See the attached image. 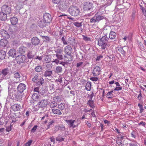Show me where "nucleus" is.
Returning <instances> with one entry per match:
<instances>
[{
    "label": "nucleus",
    "mask_w": 146,
    "mask_h": 146,
    "mask_svg": "<svg viewBox=\"0 0 146 146\" xmlns=\"http://www.w3.org/2000/svg\"><path fill=\"white\" fill-rule=\"evenodd\" d=\"M109 38L107 36L104 35L100 38L98 40V45L101 47L102 50H105L106 48Z\"/></svg>",
    "instance_id": "f257e3e1"
},
{
    "label": "nucleus",
    "mask_w": 146,
    "mask_h": 146,
    "mask_svg": "<svg viewBox=\"0 0 146 146\" xmlns=\"http://www.w3.org/2000/svg\"><path fill=\"white\" fill-rule=\"evenodd\" d=\"M69 13L73 16H77L80 13V11L79 9L76 7L72 6L70 7L69 9Z\"/></svg>",
    "instance_id": "f03ea898"
},
{
    "label": "nucleus",
    "mask_w": 146,
    "mask_h": 146,
    "mask_svg": "<svg viewBox=\"0 0 146 146\" xmlns=\"http://www.w3.org/2000/svg\"><path fill=\"white\" fill-rule=\"evenodd\" d=\"M94 7L93 4L89 2H86L85 3L83 6V9L84 11H89L93 9Z\"/></svg>",
    "instance_id": "7ed1b4c3"
},
{
    "label": "nucleus",
    "mask_w": 146,
    "mask_h": 146,
    "mask_svg": "<svg viewBox=\"0 0 146 146\" xmlns=\"http://www.w3.org/2000/svg\"><path fill=\"white\" fill-rule=\"evenodd\" d=\"M27 59L24 55H19L16 57V60L17 63L21 64L25 62Z\"/></svg>",
    "instance_id": "20e7f679"
},
{
    "label": "nucleus",
    "mask_w": 146,
    "mask_h": 146,
    "mask_svg": "<svg viewBox=\"0 0 146 146\" xmlns=\"http://www.w3.org/2000/svg\"><path fill=\"white\" fill-rule=\"evenodd\" d=\"M1 11L7 15L9 14L11 12V7L7 5H3L2 7Z\"/></svg>",
    "instance_id": "39448f33"
},
{
    "label": "nucleus",
    "mask_w": 146,
    "mask_h": 146,
    "mask_svg": "<svg viewBox=\"0 0 146 146\" xmlns=\"http://www.w3.org/2000/svg\"><path fill=\"white\" fill-rule=\"evenodd\" d=\"M55 52L56 53V56L59 60H62L63 58V51L61 49L59 48L56 49Z\"/></svg>",
    "instance_id": "423d86ee"
},
{
    "label": "nucleus",
    "mask_w": 146,
    "mask_h": 146,
    "mask_svg": "<svg viewBox=\"0 0 146 146\" xmlns=\"http://www.w3.org/2000/svg\"><path fill=\"white\" fill-rule=\"evenodd\" d=\"M60 3L58 6L60 9L61 10H64L67 8L68 5V3H67L65 1H61Z\"/></svg>",
    "instance_id": "0eeeda50"
},
{
    "label": "nucleus",
    "mask_w": 146,
    "mask_h": 146,
    "mask_svg": "<svg viewBox=\"0 0 146 146\" xmlns=\"http://www.w3.org/2000/svg\"><path fill=\"white\" fill-rule=\"evenodd\" d=\"M72 56L71 54H66L64 56V60L66 63H68L69 62L72 60Z\"/></svg>",
    "instance_id": "6e6552de"
},
{
    "label": "nucleus",
    "mask_w": 146,
    "mask_h": 146,
    "mask_svg": "<svg viewBox=\"0 0 146 146\" xmlns=\"http://www.w3.org/2000/svg\"><path fill=\"white\" fill-rule=\"evenodd\" d=\"M31 42L33 45L36 46L39 44L40 43V40L37 37L34 36L31 39Z\"/></svg>",
    "instance_id": "1a4fd4ad"
},
{
    "label": "nucleus",
    "mask_w": 146,
    "mask_h": 146,
    "mask_svg": "<svg viewBox=\"0 0 146 146\" xmlns=\"http://www.w3.org/2000/svg\"><path fill=\"white\" fill-rule=\"evenodd\" d=\"M101 73L100 68L99 66H96L94 67L92 73L94 76H97L99 75Z\"/></svg>",
    "instance_id": "9d476101"
},
{
    "label": "nucleus",
    "mask_w": 146,
    "mask_h": 146,
    "mask_svg": "<svg viewBox=\"0 0 146 146\" xmlns=\"http://www.w3.org/2000/svg\"><path fill=\"white\" fill-rule=\"evenodd\" d=\"M44 19L45 23H50L52 20L50 15L48 13H46L44 14Z\"/></svg>",
    "instance_id": "9b49d317"
},
{
    "label": "nucleus",
    "mask_w": 146,
    "mask_h": 146,
    "mask_svg": "<svg viewBox=\"0 0 146 146\" xmlns=\"http://www.w3.org/2000/svg\"><path fill=\"white\" fill-rule=\"evenodd\" d=\"M48 104V102L47 100L44 99L38 102L39 107L42 108L46 107Z\"/></svg>",
    "instance_id": "f8f14e48"
},
{
    "label": "nucleus",
    "mask_w": 146,
    "mask_h": 146,
    "mask_svg": "<svg viewBox=\"0 0 146 146\" xmlns=\"http://www.w3.org/2000/svg\"><path fill=\"white\" fill-rule=\"evenodd\" d=\"M95 15L96 17V20L98 21H99L102 20L106 19V18L104 16L102 15L101 12H97L96 13Z\"/></svg>",
    "instance_id": "ddd939ff"
},
{
    "label": "nucleus",
    "mask_w": 146,
    "mask_h": 146,
    "mask_svg": "<svg viewBox=\"0 0 146 146\" xmlns=\"http://www.w3.org/2000/svg\"><path fill=\"white\" fill-rule=\"evenodd\" d=\"M0 32L2 36L5 39H8L10 37V35L8 32L4 29H1Z\"/></svg>",
    "instance_id": "4468645a"
},
{
    "label": "nucleus",
    "mask_w": 146,
    "mask_h": 146,
    "mask_svg": "<svg viewBox=\"0 0 146 146\" xmlns=\"http://www.w3.org/2000/svg\"><path fill=\"white\" fill-rule=\"evenodd\" d=\"M26 86L25 84L22 83H20L17 87V90L19 93L23 92L26 89Z\"/></svg>",
    "instance_id": "2eb2a0df"
},
{
    "label": "nucleus",
    "mask_w": 146,
    "mask_h": 146,
    "mask_svg": "<svg viewBox=\"0 0 146 146\" xmlns=\"http://www.w3.org/2000/svg\"><path fill=\"white\" fill-rule=\"evenodd\" d=\"M11 108L14 111H18L21 109V106L19 104H15L11 106Z\"/></svg>",
    "instance_id": "dca6fc26"
},
{
    "label": "nucleus",
    "mask_w": 146,
    "mask_h": 146,
    "mask_svg": "<svg viewBox=\"0 0 146 146\" xmlns=\"http://www.w3.org/2000/svg\"><path fill=\"white\" fill-rule=\"evenodd\" d=\"M65 121L70 127H73V128H74L78 125V124L76 125H74V123L75 122V120H66Z\"/></svg>",
    "instance_id": "f3484780"
},
{
    "label": "nucleus",
    "mask_w": 146,
    "mask_h": 146,
    "mask_svg": "<svg viewBox=\"0 0 146 146\" xmlns=\"http://www.w3.org/2000/svg\"><path fill=\"white\" fill-rule=\"evenodd\" d=\"M8 53L9 56L13 58H14L15 56L17 54L16 50L13 48L9 50Z\"/></svg>",
    "instance_id": "a211bd4d"
},
{
    "label": "nucleus",
    "mask_w": 146,
    "mask_h": 146,
    "mask_svg": "<svg viewBox=\"0 0 146 146\" xmlns=\"http://www.w3.org/2000/svg\"><path fill=\"white\" fill-rule=\"evenodd\" d=\"M64 51L66 54H71L72 51V49L71 46L68 45L64 48Z\"/></svg>",
    "instance_id": "6ab92c4d"
},
{
    "label": "nucleus",
    "mask_w": 146,
    "mask_h": 146,
    "mask_svg": "<svg viewBox=\"0 0 146 146\" xmlns=\"http://www.w3.org/2000/svg\"><path fill=\"white\" fill-rule=\"evenodd\" d=\"M8 44V41L5 39H2L0 41V46L4 47L6 46Z\"/></svg>",
    "instance_id": "aec40b11"
},
{
    "label": "nucleus",
    "mask_w": 146,
    "mask_h": 146,
    "mask_svg": "<svg viewBox=\"0 0 146 146\" xmlns=\"http://www.w3.org/2000/svg\"><path fill=\"white\" fill-rule=\"evenodd\" d=\"M9 73V71L8 68H5L3 69L1 71V73L3 74V77L1 78L4 79L5 76L8 74Z\"/></svg>",
    "instance_id": "412c9836"
},
{
    "label": "nucleus",
    "mask_w": 146,
    "mask_h": 146,
    "mask_svg": "<svg viewBox=\"0 0 146 146\" xmlns=\"http://www.w3.org/2000/svg\"><path fill=\"white\" fill-rule=\"evenodd\" d=\"M52 112L54 114L61 115L62 114L60 110L59 109L53 108L52 110Z\"/></svg>",
    "instance_id": "4be33fe9"
},
{
    "label": "nucleus",
    "mask_w": 146,
    "mask_h": 146,
    "mask_svg": "<svg viewBox=\"0 0 146 146\" xmlns=\"http://www.w3.org/2000/svg\"><path fill=\"white\" fill-rule=\"evenodd\" d=\"M0 19L2 21L6 20L7 19V15L1 11L0 13Z\"/></svg>",
    "instance_id": "5701e85b"
},
{
    "label": "nucleus",
    "mask_w": 146,
    "mask_h": 146,
    "mask_svg": "<svg viewBox=\"0 0 146 146\" xmlns=\"http://www.w3.org/2000/svg\"><path fill=\"white\" fill-rule=\"evenodd\" d=\"M23 94L22 93L18 92L15 96L16 99L18 101H20L22 100Z\"/></svg>",
    "instance_id": "b1692460"
},
{
    "label": "nucleus",
    "mask_w": 146,
    "mask_h": 146,
    "mask_svg": "<svg viewBox=\"0 0 146 146\" xmlns=\"http://www.w3.org/2000/svg\"><path fill=\"white\" fill-rule=\"evenodd\" d=\"M10 21L12 25H16L18 22V19L16 17H13L11 19Z\"/></svg>",
    "instance_id": "393cba45"
},
{
    "label": "nucleus",
    "mask_w": 146,
    "mask_h": 146,
    "mask_svg": "<svg viewBox=\"0 0 146 146\" xmlns=\"http://www.w3.org/2000/svg\"><path fill=\"white\" fill-rule=\"evenodd\" d=\"M14 77L16 79V80H15L16 82H18L19 81V79L20 78L21 76L19 73L17 72L14 73Z\"/></svg>",
    "instance_id": "a878e982"
},
{
    "label": "nucleus",
    "mask_w": 146,
    "mask_h": 146,
    "mask_svg": "<svg viewBox=\"0 0 146 146\" xmlns=\"http://www.w3.org/2000/svg\"><path fill=\"white\" fill-rule=\"evenodd\" d=\"M65 108V104L64 103H61L58 105V108L61 110H63Z\"/></svg>",
    "instance_id": "bb28decb"
},
{
    "label": "nucleus",
    "mask_w": 146,
    "mask_h": 146,
    "mask_svg": "<svg viewBox=\"0 0 146 146\" xmlns=\"http://www.w3.org/2000/svg\"><path fill=\"white\" fill-rule=\"evenodd\" d=\"M116 36V33L113 31H111L109 34V38L111 39H114Z\"/></svg>",
    "instance_id": "cd10ccee"
},
{
    "label": "nucleus",
    "mask_w": 146,
    "mask_h": 146,
    "mask_svg": "<svg viewBox=\"0 0 146 146\" xmlns=\"http://www.w3.org/2000/svg\"><path fill=\"white\" fill-rule=\"evenodd\" d=\"M6 56V52L3 50L0 51V59H3L5 58Z\"/></svg>",
    "instance_id": "c85d7f7f"
},
{
    "label": "nucleus",
    "mask_w": 146,
    "mask_h": 146,
    "mask_svg": "<svg viewBox=\"0 0 146 146\" xmlns=\"http://www.w3.org/2000/svg\"><path fill=\"white\" fill-rule=\"evenodd\" d=\"M34 56L32 51H29L27 54V56L28 58L29 59L33 58Z\"/></svg>",
    "instance_id": "c756f323"
},
{
    "label": "nucleus",
    "mask_w": 146,
    "mask_h": 146,
    "mask_svg": "<svg viewBox=\"0 0 146 146\" xmlns=\"http://www.w3.org/2000/svg\"><path fill=\"white\" fill-rule=\"evenodd\" d=\"M91 82H88L86 85V89L88 91H90L91 89Z\"/></svg>",
    "instance_id": "7c9ffc66"
},
{
    "label": "nucleus",
    "mask_w": 146,
    "mask_h": 146,
    "mask_svg": "<svg viewBox=\"0 0 146 146\" xmlns=\"http://www.w3.org/2000/svg\"><path fill=\"white\" fill-rule=\"evenodd\" d=\"M113 90H111L108 92L106 94V96L108 99L112 98L113 97V94L112 93L113 92Z\"/></svg>",
    "instance_id": "2f4dec72"
},
{
    "label": "nucleus",
    "mask_w": 146,
    "mask_h": 146,
    "mask_svg": "<svg viewBox=\"0 0 146 146\" xmlns=\"http://www.w3.org/2000/svg\"><path fill=\"white\" fill-rule=\"evenodd\" d=\"M33 99L35 101L38 100L39 99V96L37 94H34L32 96Z\"/></svg>",
    "instance_id": "473e14b6"
},
{
    "label": "nucleus",
    "mask_w": 146,
    "mask_h": 146,
    "mask_svg": "<svg viewBox=\"0 0 146 146\" xmlns=\"http://www.w3.org/2000/svg\"><path fill=\"white\" fill-rule=\"evenodd\" d=\"M87 104L92 108L95 107L94 101L92 100H88V102Z\"/></svg>",
    "instance_id": "72a5a7b5"
},
{
    "label": "nucleus",
    "mask_w": 146,
    "mask_h": 146,
    "mask_svg": "<svg viewBox=\"0 0 146 146\" xmlns=\"http://www.w3.org/2000/svg\"><path fill=\"white\" fill-rule=\"evenodd\" d=\"M82 36L83 39L86 42L91 41H92L91 38L88 37L87 36L82 35Z\"/></svg>",
    "instance_id": "f704fd0d"
},
{
    "label": "nucleus",
    "mask_w": 146,
    "mask_h": 146,
    "mask_svg": "<svg viewBox=\"0 0 146 146\" xmlns=\"http://www.w3.org/2000/svg\"><path fill=\"white\" fill-rule=\"evenodd\" d=\"M52 74V71H46L44 74V75L45 77L50 76Z\"/></svg>",
    "instance_id": "c9c22d12"
},
{
    "label": "nucleus",
    "mask_w": 146,
    "mask_h": 146,
    "mask_svg": "<svg viewBox=\"0 0 146 146\" xmlns=\"http://www.w3.org/2000/svg\"><path fill=\"white\" fill-rule=\"evenodd\" d=\"M57 103L54 101H53L50 104V106L51 108H54L57 106Z\"/></svg>",
    "instance_id": "e433bc0d"
},
{
    "label": "nucleus",
    "mask_w": 146,
    "mask_h": 146,
    "mask_svg": "<svg viewBox=\"0 0 146 146\" xmlns=\"http://www.w3.org/2000/svg\"><path fill=\"white\" fill-rule=\"evenodd\" d=\"M116 50L117 52H118L121 53L123 55H124L125 51L122 48L118 47L117 48Z\"/></svg>",
    "instance_id": "4c0bfd02"
},
{
    "label": "nucleus",
    "mask_w": 146,
    "mask_h": 146,
    "mask_svg": "<svg viewBox=\"0 0 146 146\" xmlns=\"http://www.w3.org/2000/svg\"><path fill=\"white\" fill-rule=\"evenodd\" d=\"M82 22L78 23L77 22H74L73 23V24L75 26L79 28L82 26Z\"/></svg>",
    "instance_id": "58836bf2"
},
{
    "label": "nucleus",
    "mask_w": 146,
    "mask_h": 146,
    "mask_svg": "<svg viewBox=\"0 0 146 146\" xmlns=\"http://www.w3.org/2000/svg\"><path fill=\"white\" fill-rule=\"evenodd\" d=\"M97 21H98L96 20V17L95 15L90 19V23H96Z\"/></svg>",
    "instance_id": "ea45409f"
},
{
    "label": "nucleus",
    "mask_w": 146,
    "mask_h": 146,
    "mask_svg": "<svg viewBox=\"0 0 146 146\" xmlns=\"http://www.w3.org/2000/svg\"><path fill=\"white\" fill-rule=\"evenodd\" d=\"M53 99L54 100L56 101L57 102H60L61 101V98L60 96H57L55 97Z\"/></svg>",
    "instance_id": "a19ab883"
},
{
    "label": "nucleus",
    "mask_w": 146,
    "mask_h": 146,
    "mask_svg": "<svg viewBox=\"0 0 146 146\" xmlns=\"http://www.w3.org/2000/svg\"><path fill=\"white\" fill-rule=\"evenodd\" d=\"M116 143L119 146L121 145L122 146L124 145L123 143H122L121 140L119 139H118Z\"/></svg>",
    "instance_id": "79ce46f5"
},
{
    "label": "nucleus",
    "mask_w": 146,
    "mask_h": 146,
    "mask_svg": "<svg viewBox=\"0 0 146 146\" xmlns=\"http://www.w3.org/2000/svg\"><path fill=\"white\" fill-rule=\"evenodd\" d=\"M35 70L37 72H40L42 70V67L40 66H37L35 68Z\"/></svg>",
    "instance_id": "37998d69"
},
{
    "label": "nucleus",
    "mask_w": 146,
    "mask_h": 146,
    "mask_svg": "<svg viewBox=\"0 0 146 146\" xmlns=\"http://www.w3.org/2000/svg\"><path fill=\"white\" fill-rule=\"evenodd\" d=\"M56 70L57 73H60L62 71V68L60 66H58L56 67Z\"/></svg>",
    "instance_id": "c03bdc74"
},
{
    "label": "nucleus",
    "mask_w": 146,
    "mask_h": 146,
    "mask_svg": "<svg viewBox=\"0 0 146 146\" xmlns=\"http://www.w3.org/2000/svg\"><path fill=\"white\" fill-rule=\"evenodd\" d=\"M45 25V23L41 21H40L38 23L39 26L42 28L44 27Z\"/></svg>",
    "instance_id": "a18cd8bd"
},
{
    "label": "nucleus",
    "mask_w": 146,
    "mask_h": 146,
    "mask_svg": "<svg viewBox=\"0 0 146 146\" xmlns=\"http://www.w3.org/2000/svg\"><path fill=\"white\" fill-rule=\"evenodd\" d=\"M64 140V138L61 137L60 136H58L56 138V140L57 141H63Z\"/></svg>",
    "instance_id": "49530a36"
},
{
    "label": "nucleus",
    "mask_w": 146,
    "mask_h": 146,
    "mask_svg": "<svg viewBox=\"0 0 146 146\" xmlns=\"http://www.w3.org/2000/svg\"><path fill=\"white\" fill-rule=\"evenodd\" d=\"M45 60L46 62H48L50 61V60L49 56H45Z\"/></svg>",
    "instance_id": "de8ad7c7"
},
{
    "label": "nucleus",
    "mask_w": 146,
    "mask_h": 146,
    "mask_svg": "<svg viewBox=\"0 0 146 146\" xmlns=\"http://www.w3.org/2000/svg\"><path fill=\"white\" fill-rule=\"evenodd\" d=\"M32 142V140H30L28 141L25 144V146H30Z\"/></svg>",
    "instance_id": "09e8293b"
},
{
    "label": "nucleus",
    "mask_w": 146,
    "mask_h": 146,
    "mask_svg": "<svg viewBox=\"0 0 146 146\" xmlns=\"http://www.w3.org/2000/svg\"><path fill=\"white\" fill-rule=\"evenodd\" d=\"M129 146H139V144L138 143H130L129 144Z\"/></svg>",
    "instance_id": "8fccbe9b"
},
{
    "label": "nucleus",
    "mask_w": 146,
    "mask_h": 146,
    "mask_svg": "<svg viewBox=\"0 0 146 146\" xmlns=\"http://www.w3.org/2000/svg\"><path fill=\"white\" fill-rule=\"evenodd\" d=\"M52 1L54 4H58L60 2L61 0H52Z\"/></svg>",
    "instance_id": "3c124183"
},
{
    "label": "nucleus",
    "mask_w": 146,
    "mask_h": 146,
    "mask_svg": "<svg viewBox=\"0 0 146 146\" xmlns=\"http://www.w3.org/2000/svg\"><path fill=\"white\" fill-rule=\"evenodd\" d=\"M122 89V88L120 86H118L114 88V90L115 91H119L121 90Z\"/></svg>",
    "instance_id": "603ef678"
},
{
    "label": "nucleus",
    "mask_w": 146,
    "mask_h": 146,
    "mask_svg": "<svg viewBox=\"0 0 146 146\" xmlns=\"http://www.w3.org/2000/svg\"><path fill=\"white\" fill-rule=\"evenodd\" d=\"M62 40L63 42V44L65 45H67L68 44V43L67 41L65 40L64 37H62Z\"/></svg>",
    "instance_id": "864d4df0"
},
{
    "label": "nucleus",
    "mask_w": 146,
    "mask_h": 146,
    "mask_svg": "<svg viewBox=\"0 0 146 146\" xmlns=\"http://www.w3.org/2000/svg\"><path fill=\"white\" fill-rule=\"evenodd\" d=\"M43 39H44L46 40V41H49L50 40L49 38L47 36H42Z\"/></svg>",
    "instance_id": "5fc2aeb1"
},
{
    "label": "nucleus",
    "mask_w": 146,
    "mask_h": 146,
    "mask_svg": "<svg viewBox=\"0 0 146 146\" xmlns=\"http://www.w3.org/2000/svg\"><path fill=\"white\" fill-rule=\"evenodd\" d=\"M98 78L97 77H92L90 78V80L93 81H96L98 80Z\"/></svg>",
    "instance_id": "6e6d98bb"
},
{
    "label": "nucleus",
    "mask_w": 146,
    "mask_h": 146,
    "mask_svg": "<svg viewBox=\"0 0 146 146\" xmlns=\"http://www.w3.org/2000/svg\"><path fill=\"white\" fill-rule=\"evenodd\" d=\"M142 12L144 15H146V10L144 7H141V8Z\"/></svg>",
    "instance_id": "4d7b16f0"
},
{
    "label": "nucleus",
    "mask_w": 146,
    "mask_h": 146,
    "mask_svg": "<svg viewBox=\"0 0 146 146\" xmlns=\"http://www.w3.org/2000/svg\"><path fill=\"white\" fill-rule=\"evenodd\" d=\"M37 127V125H35L32 129L31 131L33 132H35Z\"/></svg>",
    "instance_id": "13d9d810"
},
{
    "label": "nucleus",
    "mask_w": 146,
    "mask_h": 146,
    "mask_svg": "<svg viewBox=\"0 0 146 146\" xmlns=\"http://www.w3.org/2000/svg\"><path fill=\"white\" fill-rule=\"evenodd\" d=\"M38 75H36L32 79V81L33 82H35L36 81L38 78Z\"/></svg>",
    "instance_id": "bf43d9fd"
},
{
    "label": "nucleus",
    "mask_w": 146,
    "mask_h": 146,
    "mask_svg": "<svg viewBox=\"0 0 146 146\" xmlns=\"http://www.w3.org/2000/svg\"><path fill=\"white\" fill-rule=\"evenodd\" d=\"M39 107L38 106H35L33 108V110L35 111H37L39 109Z\"/></svg>",
    "instance_id": "052dcab7"
},
{
    "label": "nucleus",
    "mask_w": 146,
    "mask_h": 146,
    "mask_svg": "<svg viewBox=\"0 0 146 146\" xmlns=\"http://www.w3.org/2000/svg\"><path fill=\"white\" fill-rule=\"evenodd\" d=\"M11 125L9 126H8L7 127L6 130L7 132H9L11 130Z\"/></svg>",
    "instance_id": "680f3d73"
},
{
    "label": "nucleus",
    "mask_w": 146,
    "mask_h": 146,
    "mask_svg": "<svg viewBox=\"0 0 146 146\" xmlns=\"http://www.w3.org/2000/svg\"><path fill=\"white\" fill-rule=\"evenodd\" d=\"M85 123L87 124V126H88L89 127H91V124L89 123V122L88 121H85Z\"/></svg>",
    "instance_id": "e2e57ef3"
},
{
    "label": "nucleus",
    "mask_w": 146,
    "mask_h": 146,
    "mask_svg": "<svg viewBox=\"0 0 146 146\" xmlns=\"http://www.w3.org/2000/svg\"><path fill=\"white\" fill-rule=\"evenodd\" d=\"M145 122H143V121H141L139 123L138 125H142L143 126H145Z\"/></svg>",
    "instance_id": "0e129e2a"
},
{
    "label": "nucleus",
    "mask_w": 146,
    "mask_h": 146,
    "mask_svg": "<svg viewBox=\"0 0 146 146\" xmlns=\"http://www.w3.org/2000/svg\"><path fill=\"white\" fill-rule=\"evenodd\" d=\"M54 121L53 120H52L50 121L48 124V128H49V127L51 125H52L54 123Z\"/></svg>",
    "instance_id": "69168bd1"
},
{
    "label": "nucleus",
    "mask_w": 146,
    "mask_h": 146,
    "mask_svg": "<svg viewBox=\"0 0 146 146\" xmlns=\"http://www.w3.org/2000/svg\"><path fill=\"white\" fill-rule=\"evenodd\" d=\"M59 61L58 60V59H55L54 61H52V62H55L56 64H58L59 63Z\"/></svg>",
    "instance_id": "338daca9"
},
{
    "label": "nucleus",
    "mask_w": 146,
    "mask_h": 146,
    "mask_svg": "<svg viewBox=\"0 0 146 146\" xmlns=\"http://www.w3.org/2000/svg\"><path fill=\"white\" fill-rule=\"evenodd\" d=\"M82 62H80L78 63H77L76 64V66L77 67H79L80 66H81L83 64Z\"/></svg>",
    "instance_id": "774afa93"
}]
</instances>
